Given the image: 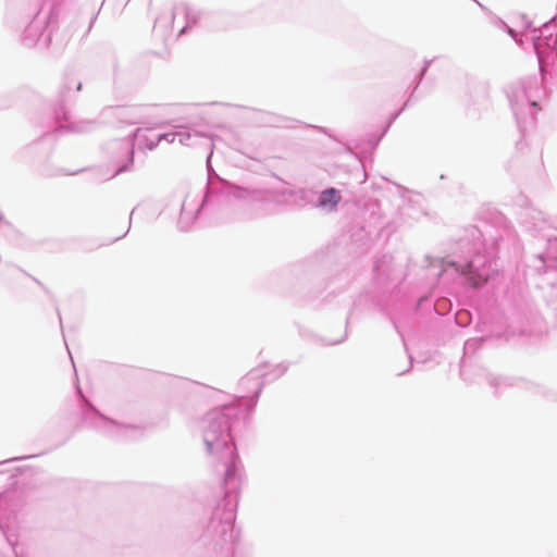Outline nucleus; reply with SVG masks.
Returning <instances> with one entry per match:
<instances>
[{"label":"nucleus","instance_id":"1","mask_svg":"<svg viewBox=\"0 0 557 557\" xmlns=\"http://www.w3.org/2000/svg\"><path fill=\"white\" fill-rule=\"evenodd\" d=\"M339 200V196L337 195V191L333 188L327 189L322 193L320 198V203L322 206H325L327 203L336 205Z\"/></svg>","mask_w":557,"mask_h":557}]
</instances>
